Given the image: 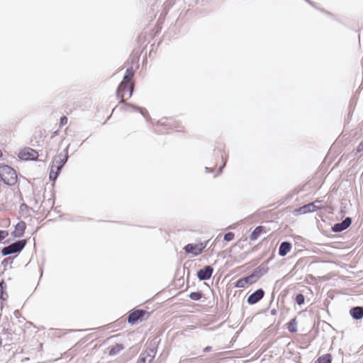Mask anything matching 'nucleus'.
<instances>
[{"label": "nucleus", "mask_w": 363, "mask_h": 363, "mask_svg": "<svg viewBox=\"0 0 363 363\" xmlns=\"http://www.w3.org/2000/svg\"><path fill=\"white\" fill-rule=\"evenodd\" d=\"M0 178L4 184L9 186L14 185L17 182L16 171L8 165L0 167Z\"/></svg>", "instance_id": "1"}, {"label": "nucleus", "mask_w": 363, "mask_h": 363, "mask_svg": "<svg viewBox=\"0 0 363 363\" xmlns=\"http://www.w3.org/2000/svg\"><path fill=\"white\" fill-rule=\"evenodd\" d=\"M157 345L156 340H152L147 349L140 354L137 363H151L157 354Z\"/></svg>", "instance_id": "2"}, {"label": "nucleus", "mask_w": 363, "mask_h": 363, "mask_svg": "<svg viewBox=\"0 0 363 363\" xmlns=\"http://www.w3.org/2000/svg\"><path fill=\"white\" fill-rule=\"evenodd\" d=\"M26 245V240H18L6 247H4L1 250V254L3 256H7L11 254L20 252L25 247Z\"/></svg>", "instance_id": "3"}, {"label": "nucleus", "mask_w": 363, "mask_h": 363, "mask_svg": "<svg viewBox=\"0 0 363 363\" xmlns=\"http://www.w3.org/2000/svg\"><path fill=\"white\" fill-rule=\"evenodd\" d=\"M68 147L67 146L64 150L62 153L59 154L57 156H56L52 162V164L54 167H56L57 171H61L63 166L65 164L68 160Z\"/></svg>", "instance_id": "4"}, {"label": "nucleus", "mask_w": 363, "mask_h": 363, "mask_svg": "<svg viewBox=\"0 0 363 363\" xmlns=\"http://www.w3.org/2000/svg\"><path fill=\"white\" fill-rule=\"evenodd\" d=\"M38 157V152L30 147H26L18 153V157L23 160H34Z\"/></svg>", "instance_id": "5"}, {"label": "nucleus", "mask_w": 363, "mask_h": 363, "mask_svg": "<svg viewBox=\"0 0 363 363\" xmlns=\"http://www.w3.org/2000/svg\"><path fill=\"white\" fill-rule=\"evenodd\" d=\"M206 247V243L202 242L198 244H188L184 247V250L186 253H191L196 256L200 255Z\"/></svg>", "instance_id": "6"}, {"label": "nucleus", "mask_w": 363, "mask_h": 363, "mask_svg": "<svg viewBox=\"0 0 363 363\" xmlns=\"http://www.w3.org/2000/svg\"><path fill=\"white\" fill-rule=\"evenodd\" d=\"M258 277H259V276L257 274V272L255 271L250 276L243 277V278L240 279L239 280H238V281L236 283V286H238V287H245L247 284H253V283H255L257 280Z\"/></svg>", "instance_id": "7"}, {"label": "nucleus", "mask_w": 363, "mask_h": 363, "mask_svg": "<svg viewBox=\"0 0 363 363\" xmlns=\"http://www.w3.org/2000/svg\"><path fill=\"white\" fill-rule=\"evenodd\" d=\"M213 272V268L210 266H206L197 272V277L200 281H205L209 279Z\"/></svg>", "instance_id": "8"}, {"label": "nucleus", "mask_w": 363, "mask_h": 363, "mask_svg": "<svg viewBox=\"0 0 363 363\" xmlns=\"http://www.w3.org/2000/svg\"><path fill=\"white\" fill-rule=\"evenodd\" d=\"M128 88L129 91V96H131L134 90V84L133 83L125 84V85L123 86L121 89V84H119L116 91V96L117 97L121 99L120 103L125 104V100L123 99V94Z\"/></svg>", "instance_id": "9"}, {"label": "nucleus", "mask_w": 363, "mask_h": 363, "mask_svg": "<svg viewBox=\"0 0 363 363\" xmlns=\"http://www.w3.org/2000/svg\"><path fill=\"white\" fill-rule=\"evenodd\" d=\"M352 223V218L350 217H347L341 223H335L332 227V230L335 233H340L347 229Z\"/></svg>", "instance_id": "10"}, {"label": "nucleus", "mask_w": 363, "mask_h": 363, "mask_svg": "<svg viewBox=\"0 0 363 363\" xmlns=\"http://www.w3.org/2000/svg\"><path fill=\"white\" fill-rule=\"evenodd\" d=\"M146 313L145 311L142 309L135 310L128 315V322L130 324H134L140 320Z\"/></svg>", "instance_id": "11"}, {"label": "nucleus", "mask_w": 363, "mask_h": 363, "mask_svg": "<svg viewBox=\"0 0 363 363\" xmlns=\"http://www.w3.org/2000/svg\"><path fill=\"white\" fill-rule=\"evenodd\" d=\"M264 291L262 289H259L250 294L247 298V303L250 304H255L259 301L264 296Z\"/></svg>", "instance_id": "12"}, {"label": "nucleus", "mask_w": 363, "mask_h": 363, "mask_svg": "<svg viewBox=\"0 0 363 363\" xmlns=\"http://www.w3.org/2000/svg\"><path fill=\"white\" fill-rule=\"evenodd\" d=\"M26 230V223L23 221L18 222L16 226L15 230L12 233V235L15 238H20L23 236L24 231Z\"/></svg>", "instance_id": "13"}, {"label": "nucleus", "mask_w": 363, "mask_h": 363, "mask_svg": "<svg viewBox=\"0 0 363 363\" xmlns=\"http://www.w3.org/2000/svg\"><path fill=\"white\" fill-rule=\"evenodd\" d=\"M350 313L355 320H359L363 317V306H355L350 309Z\"/></svg>", "instance_id": "14"}, {"label": "nucleus", "mask_w": 363, "mask_h": 363, "mask_svg": "<svg viewBox=\"0 0 363 363\" xmlns=\"http://www.w3.org/2000/svg\"><path fill=\"white\" fill-rule=\"evenodd\" d=\"M134 72L133 68H128L125 72V74L123 77V81L121 82V89L125 85V84H131L130 81L133 77Z\"/></svg>", "instance_id": "15"}, {"label": "nucleus", "mask_w": 363, "mask_h": 363, "mask_svg": "<svg viewBox=\"0 0 363 363\" xmlns=\"http://www.w3.org/2000/svg\"><path fill=\"white\" fill-rule=\"evenodd\" d=\"M291 244L289 242H282L279 248V255L281 257H284L287 255V253L291 250Z\"/></svg>", "instance_id": "16"}, {"label": "nucleus", "mask_w": 363, "mask_h": 363, "mask_svg": "<svg viewBox=\"0 0 363 363\" xmlns=\"http://www.w3.org/2000/svg\"><path fill=\"white\" fill-rule=\"evenodd\" d=\"M316 210V206L314 203H310L308 204L304 205L298 209V211L301 213H306L314 212Z\"/></svg>", "instance_id": "17"}, {"label": "nucleus", "mask_w": 363, "mask_h": 363, "mask_svg": "<svg viewBox=\"0 0 363 363\" xmlns=\"http://www.w3.org/2000/svg\"><path fill=\"white\" fill-rule=\"evenodd\" d=\"M263 230L264 228L262 226H257V228H255V229L252 232V233L250 235V240H256L261 235Z\"/></svg>", "instance_id": "18"}, {"label": "nucleus", "mask_w": 363, "mask_h": 363, "mask_svg": "<svg viewBox=\"0 0 363 363\" xmlns=\"http://www.w3.org/2000/svg\"><path fill=\"white\" fill-rule=\"evenodd\" d=\"M124 349V347L121 344H116L115 346L112 347L109 350L110 355H116L118 354L121 350Z\"/></svg>", "instance_id": "19"}, {"label": "nucleus", "mask_w": 363, "mask_h": 363, "mask_svg": "<svg viewBox=\"0 0 363 363\" xmlns=\"http://www.w3.org/2000/svg\"><path fill=\"white\" fill-rule=\"evenodd\" d=\"M288 330L291 333L297 331V322L296 318L291 319L287 324Z\"/></svg>", "instance_id": "20"}, {"label": "nucleus", "mask_w": 363, "mask_h": 363, "mask_svg": "<svg viewBox=\"0 0 363 363\" xmlns=\"http://www.w3.org/2000/svg\"><path fill=\"white\" fill-rule=\"evenodd\" d=\"M127 106H130L132 107L134 110H136V111H139L140 112V113L145 118H150V116L147 111V110H145V108H140V107H137L133 104H127Z\"/></svg>", "instance_id": "21"}, {"label": "nucleus", "mask_w": 363, "mask_h": 363, "mask_svg": "<svg viewBox=\"0 0 363 363\" xmlns=\"http://www.w3.org/2000/svg\"><path fill=\"white\" fill-rule=\"evenodd\" d=\"M331 356L329 354L323 355L317 359L318 363H331Z\"/></svg>", "instance_id": "22"}, {"label": "nucleus", "mask_w": 363, "mask_h": 363, "mask_svg": "<svg viewBox=\"0 0 363 363\" xmlns=\"http://www.w3.org/2000/svg\"><path fill=\"white\" fill-rule=\"evenodd\" d=\"M60 172V171H57L56 167H54V166L52 165L50 172V180L55 181L57 178Z\"/></svg>", "instance_id": "23"}, {"label": "nucleus", "mask_w": 363, "mask_h": 363, "mask_svg": "<svg viewBox=\"0 0 363 363\" xmlns=\"http://www.w3.org/2000/svg\"><path fill=\"white\" fill-rule=\"evenodd\" d=\"M202 297V294L199 291L192 292L189 294V298L194 301H199Z\"/></svg>", "instance_id": "24"}, {"label": "nucleus", "mask_w": 363, "mask_h": 363, "mask_svg": "<svg viewBox=\"0 0 363 363\" xmlns=\"http://www.w3.org/2000/svg\"><path fill=\"white\" fill-rule=\"evenodd\" d=\"M6 287V284L4 281L0 282V299L1 300H6L7 295L6 294V296H4V289Z\"/></svg>", "instance_id": "25"}, {"label": "nucleus", "mask_w": 363, "mask_h": 363, "mask_svg": "<svg viewBox=\"0 0 363 363\" xmlns=\"http://www.w3.org/2000/svg\"><path fill=\"white\" fill-rule=\"evenodd\" d=\"M305 301V297L303 294H298L296 296V302L298 305L301 306L304 303Z\"/></svg>", "instance_id": "26"}, {"label": "nucleus", "mask_w": 363, "mask_h": 363, "mask_svg": "<svg viewBox=\"0 0 363 363\" xmlns=\"http://www.w3.org/2000/svg\"><path fill=\"white\" fill-rule=\"evenodd\" d=\"M234 233L232 232L227 233L224 235L223 239L225 241H231L234 238Z\"/></svg>", "instance_id": "27"}, {"label": "nucleus", "mask_w": 363, "mask_h": 363, "mask_svg": "<svg viewBox=\"0 0 363 363\" xmlns=\"http://www.w3.org/2000/svg\"><path fill=\"white\" fill-rule=\"evenodd\" d=\"M8 235L9 233L7 231L0 230V242L4 240Z\"/></svg>", "instance_id": "28"}, {"label": "nucleus", "mask_w": 363, "mask_h": 363, "mask_svg": "<svg viewBox=\"0 0 363 363\" xmlns=\"http://www.w3.org/2000/svg\"><path fill=\"white\" fill-rule=\"evenodd\" d=\"M67 121H68V119L66 116L61 117L60 122V126L62 127V126L65 125V124H67Z\"/></svg>", "instance_id": "29"}, {"label": "nucleus", "mask_w": 363, "mask_h": 363, "mask_svg": "<svg viewBox=\"0 0 363 363\" xmlns=\"http://www.w3.org/2000/svg\"><path fill=\"white\" fill-rule=\"evenodd\" d=\"M12 262H13V258H11V257H7V258L4 259L2 261V263H1V264H2L3 265H4V266H5L6 264H9V263H12Z\"/></svg>", "instance_id": "30"}, {"label": "nucleus", "mask_w": 363, "mask_h": 363, "mask_svg": "<svg viewBox=\"0 0 363 363\" xmlns=\"http://www.w3.org/2000/svg\"><path fill=\"white\" fill-rule=\"evenodd\" d=\"M357 150L358 152L363 151V140H362V142L357 146Z\"/></svg>", "instance_id": "31"}, {"label": "nucleus", "mask_w": 363, "mask_h": 363, "mask_svg": "<svg viewBox=\"0 0 363 363\" xmlns=\"http://www.w3.org/2000/svg\"><path fill=\"white\" fill-rule=\"evenodd\" d=\"M211 350V347H210V346H207L206 347H205L203 349L204 352H210Z\"/></svg>", "instance_id": "32"}, {"label": "nucleus", "mask_w": 363, "mask_h": 363, "mask_svg": "<svg viewBox=\"0 0 363 363\" xmlns=\"http://www.w3.org/2000/svg\"><path fill=\"white\" fill-rule=\"evenodd\" d=\"M226 163V160H224L223 164L219 168V173L222 172L223 168L225 167Z\"/></svg>", "instance_id": "33"}, {"label": "nucleus", "mask_w": 363, "mask_h": 363, "mask_svg": "<svg viewBox=\"0 0 363 363\" xmlns=\"http://www.w3.org/2000/svg\"><path fill=\"white\" fill-rule=\"evenodd\" d=\"M205 170L206 172H211L213 171V169L209 167H206Z\"/></svg>", "instance_id": "34"}, {"label": "nucleus", "mask_w": 363, "mask_h": 363, "mask_svg": "<svg viewBox=\"0 0 363 363\" xmlns=\"http://www.w3.org/2000/svg\"><path fill=\"white\" fill-rule=\"evenodd\" d=\"M308 3L309 4H311V6H315L314 3H313V1H311V0H309V1H308Z\"/></svg>", "instance_id": "35"}, {"label": "nucleus", "mask_w": 363, "mask_h": 363, "mask_svg": "<svg viewBox=\"0 0 363 363\" xmlns=\"http://www.w3.org/2000/svg\"><path fill=\"white\" fill-rule=\"evenodd\" d=\"M308 3L309 4H311V6H315L314 3H313V1H311V0H309V1H308Z\"/></svg>", "instance_id": "36"}, {"label": "nucleus", "mask_w": 363, "mask_h": 363, "mask_svg": "<svg viewBox=\"0 0 363 363\" xmlns=\"http://www.w3.org/2000/svg\"><path fill=\"white\" fill-rule=\"evenodd\" d=\"M57 134V131H55L54 133H53V136H55V135Z\"/></svg>", "instance_id": "37"}, {"label": "nucleus", "mask_w": 363, "mask_h": 363, "mask_svg": "<svg viewBox=\"0 0 363 363\" xmlns=\"http://www.w3.org/2000/svg\"><path fill=\"white\" fill-rule=\"evenodd\" d=\"M18 313V311H15L14 314L16 315V314Z\"/></svg>", "instance_id": "38"}, {"label": "nucleus", "mask_w": 363, "mask_h": 363, "mask_svg": "<svg viewBox=\"0 0 363 363\" xmlns=\"http://www.w3.org/2000/svg\"><path fill=\"white\" fill-rule=\"evenodd\" d=\"M306 2H308L309 0H305Z\"/></svg>", "instance_id": "39"}]
</instances>
